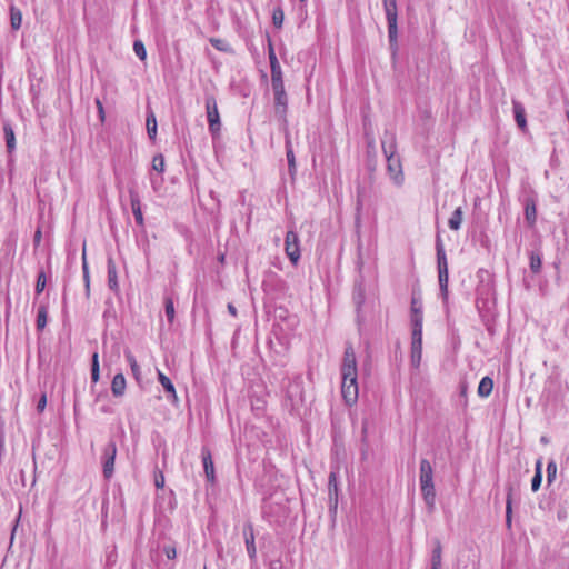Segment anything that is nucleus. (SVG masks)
I'll return each instance as SVG.
<instances>
[{
	"label": "nucleus",
	"mask_w": 569,
	"mask_h": 569,
	"mask_svg": "<svg viewBox=\"0 0 569 569\" xmlns=\"http://www.w3.org/2000/svg\"><path fill=\"white\" fill-rule=\"evenodd\" d=\"M341 393L346 403L351 406L358 399L357 359L351 343H348L345 348L343 359L341 363Z\"/></svg>",
	"instance_id": "nucleus-1"
},
{
	"label": "nucleus",
	"mask_w": 569,
	"mask_h": 569,
	"mask_svg": "<svg viewBox=\"0 0 569 569\" xmlns=\"http://www.w3.org/2000/svg\"><path fill=\"white\" fill-rule=\"evenodd\" d=\"M381 147L387 160V170L390 178L395 184L401 186L403 183V172L400 158L396 156L397 147L395 134L386 131L381 140Z\"/></svg>",
	"instance_id": "nucleus-2"
},
{
	"label": "nucleus",
	"mask_w": 569,
	"mask_h": 569,
	"mask_svg": "<svg viewBox=\"0 0 569 569\" xmlns=\"http://www.w3.org/2000/svg\"><path fill=\"white\" fill-rule=\"evenodd\" d=\"M419 481L423 501L429 512H432L436 505V490L433 485V469L427 459H421L420 461Z\"/></svg>",
	"instance_id": "nucleus-3"
},
{
	"label": "nucleus",
	"mask_w": 569,
	"mask_h": 569,
	"mask_svg": "<svg viewBox=\"0 0 569 569\" xmlns=\"http://www.w3.org/2000/svg\"><path fill=\"white\" fill-rule=\"evenodd\" d=\"M436 253H437V269H438V282L440 289V296L445 306L448 305L449 299V271L448 260L445 251L442 239L439 234L436 237Z\"/></svg>",
	"instance_id": "nucleus-4"
},
{
	"label": "nucleus",
	"mask_w": 569,
	"mask_h": 569,
	"mask_svg": "<svg viewBox=\"0 0 569 569\" xmlns=\"http://www.w3.org/2000/svg\"><path fill=\"white\" fill-rule=\"evenodd\" d=\"M382 3L388 23L389 47L392 54H396L398 50L397 0H382Z\"/></svg>",
	"instance_id": "nucleus-5"
},
{
	"label": "nucleus",
	"mask_w": 569,
	"mask_h": 569,
	"mask_svg": "<svg viewBox=\"0 0 569 569\" xmlns=\"http://www.w3.org/2000/svg\"><path fill=\"white\" fill-rule=\"evenodd\" d=\"M271 87L274 96V113L283 124H287L288 97L284 89L283 76L271 78Z\"/></svg>",
	"instance_id": "nucleus-6"
},
{
	"label": "nucleus",
	"mask_w": 569,
	"mask_h": 569,
	"mask_svg": "<svg viewBox=\"0 0 569 569\" xmlns=\"http://www.w3.org/2000/svg\"><path fill=\"white\" fill-rule=\"evenodd\" d=\"M206 111H207V120L209 124V131L214 136L220 132L221 121L220 114L218 110V104L214 96L207 94L206 96Z\"/></svg>",
	"instance_id": "nucleus-7"
},
{
	"label": "nucleus",
	"mask_w": 569,
	"mask_h": 569,
	"mask_svg": "<svg viewBox=\"0 0 569 569\" xmlns=\"http://www.w3.org/2000/svg\"><path fill=\"white\" fill-rule=\"evenodd\" d=\"M117 456V446L113 440H110L102 452V472L106 479H110L114 471V460Z\"/></svg>",
	"instance_id": "nucleus-8"
},
{
	"label": "nucleus",
	"mask_w": 569,
	"mask_h": 569,
	"mask_svg": "<svg viewBox=\"0 0 569 569\" xmlns=\"http://www.w3.org/2000/svg\"><path fill=\"white\" fill-rule=\"evenodd\" d=\"M410 323L411 329L422 328L423 323V311H422V299L420 291H412L411 305H410Z\"/></svg>",
	"instance_id": "nucleus-9"
},
{
	"label": "nucleus",
	"mask_w": 569,
	"mask_h": 569,
	"mask_svg": "<svg viewBox=\"0 0 569 569\" xmlns=\"http://www.w3.org/2000/svg\"><path fill=\"white\" fill-rule=\"evenodd\" d=\"M284 251L289 260L297 264L300 259L299 237L296 231L289 230L284 239Z\"/></svg>",
	"instance_id": "nucleus-10"
},
{
	"label": "nucleus",
	"mask_w": 569,
	"mask_h": 569,
	"mask_svg": "<svg viewBox=\"0 0 569 569\" xmlns=\"http://www.w3.org/2000/svg\"><path fill=\"white\" fill-rule=\"evenodd\" d=\"M422 358V328L411 329V365L420 366Z\"/></svg>",
	"instance_id": "nucleus-11"
},
{
	"label": "nucleus",
	"mask_w": 569,
	"mask_h": 569,
	"mask_svg": "<svg viewBox=\"0 0 569 569\" xmlns=\"http://www.w3.org/2000/svg\"><path fill=\"white\" fill-rule=\"evenodd\" d=\"M242 533L248 556L251 560H254L257 558V549L254 543L253 526L251 522H246L243 525Z\"/></svg>",
	"instance_id": "nucleus-12"
},
{
	"label": "nucleus",
	"mask_w": 569,
	"mask_h": 569,
	"mask_svg": "<svg viewBox=\"0 0 569 569\" xmlns=\"http://www.w3.org/2000/svg\"><path fill=\"white\" fill-rule=\"evenodd\" d=\"M352 300H353V302L356 305L357 318L359 320L360 319V309H361V307H362V305L365 303V300H366V289H365L362 277H360L359 279H357L355 281L353 292H352Z\"/></svg>",
	"instance_id": "nucleus-13"
},
{
	"label": "nucleus",
	"mask_w": 569,
	"mask_h": 569,
	"mask_svg": "<svg viewBox=\"0 0 569 569\" xmlns=\"http://www.w3.org/2000/svg\"><path fill=\"white\" fill-rule=\"evenodd\" d=\"M201 458H202V463H203V469H204L207 480L209 482L213 483L216 480L214 466H213V461H212V457H211V452H210L209 448L203 447L201 449Z\"/></svg>",
	"instance_id": "nucleus-14"
},
{
	"label": "nucleus",
	"mask_w": 569,
	"mask_h": 569,
	"mask_svg": "<svg viewBox=\"0 0 569 569\" xmlns=\"http://www.w3.org/2000/svg\"><path fill=\"white\" fill-rule=\"evenodd\" d=\"M129 196H130V203H131L132 213L134 216V220L138 226L143 227L144 220H143V214L141 211V202H140L139 194L136 190L130 189Z\"/></svg>",
	"instance_id": "nucleus-15"
},
{
	"label": "nucleus",
	"mask_w": 569,
	"mask_h": 569,
	"mask_svg": "<svg viewBox=\"0 0 569 569\" xmlns=\"http://www.w3.org/2000/svg\"><path fill=\"white\" fill-rule=\"evenodd\" d=\"M108 269V287L110 290L117 292L119 290L118 276H117V267L112 257L108 258L107 261Z\"/></svg>",
	"instance_id": "nucleus-16"
},
{
	"label": "nucleus",
	"mask_w": 569,
	"mask_h": 569,
	"mask_svg": "<svg viewBox=\"0 0 569 569\" xmlns=\"http://www.w3.org/2000/svg\"><path fill=\"white\" fill-rule=\"evenodd\" d=\"M515 120L521 130L527 128L526 110L521 102L512 100Z\"/></svg>",
	"instance_id": "nucleus-17"
},
{
	"label": "nucleus",
	"mask_w": 569,
	"mask_h": 569,
	"mask_svg": "<svg viewBox=\"0 0 569 569\" xmlns=\"http://www.w3.org/2000/svg\"><path fill=\"white\" fill-rule=\"evenodd\" d=\"M127 387L126 378L122 373H117L111 382V392L116 398L124 395Z\"/></svg>",
	"instance_id": "nucleus-18"
},
{
	"label": "nucleus",
	"mask_w": 569,
	"mask_h": 569,
	"mask_svg": "<svg viewBox=\"0 0 569 569\" xmlns=\"http://www.w3.org/2000/svg\"><path fill=\"white\" fill-rule=\"evenodd\" d=\"M3 134L6 140L7 150L9 153H12L16 149V136L13 128L9 121L3 123Z\"/></svg>",
	"instance_id": "nucleus-19"
},
{
	"label": "nucleus",
	"mask_w": 569,
	"mask_h": 569,
	"mask_svg": "<svg viewBox=\"0 0 569 569\" xmlns=\"http://www.w3.org/2000/svg\"><path fill=\"white\" fill-rule=\"evenodd\" d=\"M525 218L529 226H533L537 220L536 201L532 198L526 199L525 202Z\"/></svg>",
	"instance_id": "nucleus-20"
},
{
	"label": "nucleus",
	"mask_w": 569,
	"mask_h": 569,
	"mask_svg": "<svg viewBox=\"0 0 569 569\" xmlns=\"http://www.w3.org/2000/svg\"><path fill=\"white\" fill-rule=\"evenodd\" d=\"M492 389L493 380L489 376H486L480 380L477 392L479 397L487 398L491 395Z\"/></svg>",
	"instance_id": "nucleus-21"
},
{
	"label": "nucleus",
	"mask_w": 569,
	"mask_h": 569,
	"mask_svg": "<svg viewBox=\"0 0 569 569\" xmlns=\"http://www.w3.org/2000/svg\"><path fill=\"white\" fill-rule=\"evenodd\" d=\"M158 380L168 393V398L177 399V393L172 381L160 370H158Z\"/></svg>",
	"instance_id": "nucleus-22"
},
{
	"label": "nucleus",
	"mask_w": 569,
	"mask_h": 569,
	"mask_svg": "<svg viewBox=\"0 0 569 569\" xmlns=\"http://www.w3.org/2000/svg\"><path fill=\"white\" fill-rule=\"evenodd\" d=\"M147 133L151 140L157 137V119L152 110H148L146 119Z\"/></svg>",
	"instance_id": "nucleus-23"
},
{
	"label": "nucleus",
	"mask_w": 569,
	"mask_h": 569,
	"mask_svg": "<svg viewBox=\"0 0 569 569\" xmlns=\"http://www.w3.org/2000/svg\"><path fill=\"white\" fill-rule=\"evenodd\" d=\"M442 547L439 540L435 541V547L431 553L430 569H441Z\"/></svg>",
	"instance_id": "nucleus-24"
},
{
	"label": "nucleus",
	"mask_w": 569,
	"mask_h": 569,
	"mask_svg": "<svg viewBox=\"0 0 569 569\" xmlns=\"http://www.w3.org/2000/svg\"><path fill=\"white\" fill-rule=\"evenodd\" d=\"M463 211L461 207H458L448 220V226L451 230H459L461 227Z\"/></svg>",
	"instance_id": "nucleus-25"
},
{
	"label": "nucleus",
	"mask_w": 569,
	"mask_h": 569,
	"mask_svg": "<svg viewBox=\"0 0 569 569\" xmlns=\"http://www.w3.org/2000/svg\"><path fill=\"white\" fill-rule=\"evenodd\" d=\"M47 316H48V307L46 305H41L38 308L36 327L37 330L42 331L47 326Z\"/></svg>",
	"instance_id": "nucleus-26"
},
{
	"label": "nucleus",
	"mask_w": 569,
	"mask_h": 569,
	"mask_svg": "<svg viewBox=\"0 0 569 569\" xmlns=\"http://www.w3.org/2000/svg\"><path fill=\"white\" fill-rule=\"evenodd\" d=\"M10 23L13 30L20 29L22 23V13L20 9L16 8L14 6L10 7Z\"/></svg>",
	"instance_id": "nucleus-27"
},
{
	"label": "nucleus",
	"mask_w": 569,
	"mask_h": 569,
	"mask_svg": "<svg viewBox=\"0 0 569 569\" xmlns=\"http://www.w3.org/2000/svg\"><path fill=\"white\" fill-rule=\"evenodd\" d=\"M512 488L508 487L507 500H506V526L508 529L511 528L512 523Z\"/></svg>",
	"instance_id": "nucleus-28"
},
{
	"label": "nucleus",
	"mask_w": 569,
	"mask_h": 569,
	"mask_svg": "<svg viewBox=\"0 0 569 569\" xmlns=\"http://www.w3.org/2000/svg\"><path fill=\"white\" fill-rule=\"evenodd\" d=\"M286 157L288 161L289 171L292 172L296 170V158L292 150L291 141L289 137H286Z\"/></svg>",
	"instance_id": "nucleus-29"
},
{
	"label": "nucleus",
	"mask_w": 569,
	"mask_h": 569,
	"mask_svg": "<svg viewBox=\"0 0 569 569\" xmlns=\"http://www.w3.org/2000/svg\"><path fill=\"white\" fill-rule=\"evenodd\" d=\"M126 358H127V360H128V362L130 365V368H131V371H132V375H133L134 379L137 381H140V379H141V370H140V367H139L134 356L130 351H128V352H126Z\"/></svg>",
	"instance_id": "nucleus-30"
},
{
	"label": "nucleus",
	"mask_w": 569,
	"mask_h": 569,
	"mask_svg": "<svg viewBox=\"0 0 569 569\" xmlns=\"http://www.w3.org/2000/svg\"><path fill=\"white\" fill-rule=\"evenodd\" d=\"M100 379L99 355L94 352L91 359V381L97 383Z\"/></svg>",
	"instance_id": "nucleus-31"
},
{
	"label": "nucleus",
	"mask_w": 569,
	"mask_h": 569,
	"mask_svg": "<svg viewBox=\"0 0 569 569\" xmlns=\"http://www.w3.org/2000/svg\"><path fill=\"white\" fill-rule=\"evenodd\" d=\"M542 266V258L540 252L538 251H531L530 253V270L533 273H539Z\"/></svg>",
	"instance_id": "nucleus-32"
},
{
	"label": "nucleus",
	"mask_w": 569,
	"mask_h": 569,
	"mask_svg": "<svg viewBox=\"0 0 569 569\" xmlns=\"http://www.w3.org/2000/svg\"><path fill=\"white\" fill-rule=\"evenodd\" d=\"M164 312L169 323H173L174 320V303L171 297L164 298Z\"/></svg>",
	"instance_id": "nucleus-33"
},
{
	"label": "nucleus",
	"mask_w": 569,
	"mask_h": 569,
	"mask_svg": "<svg viewBox=\"0 0 569 569\" xmlns=\"http://www.w3.org/2000/svg\"><path fill=\"white\" fill-rule=\"evenodd\" d=\"M152 169L158 173H162L164 171V158L162 154H156L152 159Z\"/></svg>",
	"instance_id": "nucleus-34"
},
{
	"label": "nucleus",
	"mask_w": 569,
	"mask_h": 569,
	"mask_svg": "<svg viewBox=\"0 0 569 569\" xmlns=\"http://www.w3.org/2000/svg\"><path fill=\"white\" fill-rule=\"evenodd\" d=\"M133 51H134V53L137 54V57L140 60H146V58H147V50H146L144 44L142 43V41L136 40L133 42Z\"/></svg>",
	"instance_id": "nucleus-35"
},
{
	"label": "nucleus",
	"mask_w": 569,
	"mask_h": 569,
	"mask_svg": "<svg viewBox=\"0 0 569 569\" xmlns=\"http://www.w3.org/2000/svg\"><path fill=\"white\" fill-rule=\"evenodd\" d=\"M46 273L43 270H40L39 273H38V277H37V282H36V292L37 295H40L44 288H46Z\"/></svg>",
	"instance_id": "nucleus-36"
},
{
	"label": "nucleus",
	"mask_w": 569,
	"mask_h": 569,
	"mask_svg": "<svg viewBox=\"0 0 569 569\" xmlns=\"http://www.w3.org/2000/svg\"><path fill=\"white\" fill-rule=\"evenodd\" d=\"M557 475V465L553 460H550L547 465V482L551 483Z\"/></svg>",
	"instance_id": "nucleus-37"
},
{
	"label": "nucleus",
	"mask_w": 569,
	"mask_h": 569,
	"mask_svg": "<svg viewBox=\"0 0 569 569\" xmlns=\"http://www.w3.org/2000/svg\"><path fill=\"white\" fill-rule=\"evenodd\" d=\"M82 271H83V280H84V283H86V288L89 289L90 277H89V269H88V263H87V260H86V252L84 251H83V254H82Z\"/></svg>",
	"instance_id": "nucleus-38"
},
{
	"label": "nucleus",
	"mask_w": 569,
	"mask_h": 569,
	"mask_svg": "<svg viewBox=\"0 0 569 569\" xmlns=\"http://www.w3.org/2000/svg\"><path fill=\"white\" fill-rule=\"evenodd\" d=\"M272 22L277 28H280L283 23V11L281 9H277L272 14Z\"/></svg>",
	"instance_id": "nucleus-39"
},
{
	"label": "nucleus",
	"mask_w": 569,
	"mask_h": 569,
	"mask_svg": "<svg viewBox=\"0 0 569 569\" xmlns=\"http://www.w3.org/2000/svg\"><path fill=\"white\" fill-rule=\"evenodd\" d=\"M271 78L282 77L281 66L278 60L270 62Z\"/></svg>",
	"instance_id": "nucleus-40"
},
{
	"label": "nucleus",
	"mask_w": 569,
	"mask_h": 569,
	"mask_svg": "<svg viewBox=\"0 0 569 569\" xmlns=\"http://www.w3.org/2000/svg\"><path fill=\"white\" fill-rule=\"evenodd\" d=\"M210 43L213 48H216L217 50L219 51H226L227 50V43L224 40L222 39H218V38H211L210 39Z\"/></svg>",
	"instance_id": "nucleus-41"
},
{
	"label": "nucleus",
	"mask_w": 569,
	"mask_h": 569,
	"mask_svg": "<svg viewBox=\"0 0 569 569\" xmlns=\"http://www.w3.org/2000/svg\"><path fill=\"white\" fill-rule=\"evenodd\" d=\"M542 482V473H535L532 480H531V489L532 491H537Z\"/></svg>",
	"instance_id": "nucleus-42"
},
{
	"label": "nucleus",
	"mask_w": 569,
	"mask_h": 569,
	"mask_svg": "<svg viewBox=\"0 0 569 569\" xmlns=\"http://www.w3.org/2000/svg\"><path fill=\"white\" fill-rule=\"evenodd\" d=\"M154 486L158 489H162L164 487V476L161 471H158L154 476Z\"/></svg>",
	"instance_id": "nucleus-43"
},
{
	"label": "nucleus",
	"mask_w": 569,
	"mask_h": 569,
	"mask_svg": "<svg viewBox=\"0 0 569 569\" xmlns=\"http://www.w3.org/2000/svg\"><path fill=\"white\" fill-rule=\"evenodd\" d=\"M268 58L269 62L278 60L270 38H268Z\"/></svg>",
	"instance_id": "nucleus-44"
},
{
	"label": "nucleus",
	"mask_w": 569,
	"mask_h": 569,
	"mask_svg": "<svg viewBox=\"0 0 569 569\" xmlns=\"http://www.w3.org/2000/svg\"><path fill=\"white\" fill-rule=\"evenodd\" d=\"M332 487H333L335 495H337L338 488H337V482H336V475L333 472H331L329 476V495H330V497L332 496Z\"/></svg>",
	"instance_id": "nucleus-45"
},
{
	"label": "nucleus",
	"mask_w": 569,
	"mask_h": 569,
	"mask_svg": "<svg viewBox=\"0 0 569 569\" xmlns=\"http://www.w3.org/2000/svg\"><path fill=\"white\" fill-rule=\"evenodd\" d=\"M47 406V397L46 395H42L37 403V410L39 412H42Z\"/></svg>",
	"instance_id": "nucleus-46"
},
{
	"label": "nucleus",
	"mask_w": 569,
	"mask_h": 569,
	"mask_svg": "<svg viewBox=\"0 0 569 569\" xmlns=\"http://www.w3.org/2000/svg\"><path fill=\"white\" fill-rule=\"evenodd\" d=\"M96 106L98 109L99 118L101 121H103L104 120V109H103V104L100 101V99H96Z\"/></svg>",
	"instance_id": "nucleus-47"
},
{
	"label": "nucleus",
	"mask_w": 569,
	"mask_h": 569,
	"mask_svg": "<svg viewBox=\"0 0 569 569\" xmlns=\"http://www.w3.org/2000/svg\"><path fill=\"white\" fill-rule=\"evenodd\" d=\"M41 238H42V232H41V229H40V228H38V229L36 230V232H34V236H33V243H34L36 246H39V244H40V242H41Z\"/></svg>",
	"instance_id": "nucleus-48"
},
{
	"label": "nucleus",
	"mask_w": 569,
	"mask_h": 569,
	"mask_svg": "<svg viewBox=\"0 0 569 569\" xmlns=\"http://www.w3.org/2000/svg\"><path fill=\"white\" fill-rule=\"evenodd\" d=\"M166 551V556L169 558V559H174L176 556H177V551L174 548H166L164 549Z\"/></svg>",
	"instance_id": "nucleus-49"
},
{
	"label": "nucleus",
	"mask_w": 569,
	"mask_h": 569,
	"mask_svg": "<svg viewBox=\"0 0 569 569\" xmlns=\"http://www.w3.org/2000/svg\"><path fill=\"white\" fill-rule=\"evenodd\" d=\"M535 473H542V461L538 459L536 461Z\"/></svg>",
	"instance_id": "nucleus-50"
},
{
	"label": "nucleus",
	"mask_w": 569,
	"mask_h": 569,
	"mask_svg": "<svg viewBox=\"0 0 569 569\" xmlns=\"http://www.w3.org/2000/svg\"><path fill=\"white\" fill-rule=\"evenodd\" d=\"M269 569H282V562L280 560L272 561Z\"/></svg>",
	"instance_id": "nucleus-51"
},
{
	"label": "nucleus",
	"mask_w": 569,
	"mask_h": 569,
	"mask_svg": "<svg viewBox=\"0 0 569 569\" xmlns=\"http://www.w3.org/2000/svg\"><path fill=\"white\" fill-rule=\"evenodd\" d=\"M228 311H229L232 316H237V308H236L232 303H229V305H228Z\"/></svg>",
	"instance_id": "nucleus-52"
},
{
	"label": "nucleus",
	"mask_w": 569,
	"mask_h": 569,
	"mask_svg": "<svg viewBox=\"0 0 569 569\" xmlns=\"http://www.w3.org/2000/svg\"><path fill=\"white\" fill-rule=\"evenodd\" d=\"M151 184H152V188H153L154 190H157V189H158V181H157V180H154L153 178H151Z\"/></svg>",
	"instance_id": "nucleus-53"
},
{
	"label": "nucleus",
	"mask_w": 569,
	"mask_h": 569,
	"mask_svg": "<svg viewBox=\"0 0 569 569\" xmlns=\"http://www.w3.org/2000/svg\"><path fill=\"white\" fill-rule=\"evenodd\" d=\"M466 392H467V386L466 385H461V393L466 395Z\"/></svg>",
	"instance_id": "nucleus-54"
},
{
	"label": "nucleus",
	"mask_w": 569,
	"mask_h": 569,
	"mask_svg": "<svg viewBox=\"0 0 569 569\" xmlns=\"http://www.w3.org/2000/svg\"><path fill=\"white\" fill-rule=\"evenodd\" d=\"M204 569H207V568L204 567Z\"/></svg>",
	"instance_id": "nucleus-55"
}]
</instances>
